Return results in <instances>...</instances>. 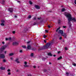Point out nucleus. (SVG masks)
Segmentation results:
<instances>
[{
  "label": "nucleus",
  "instance_id": "f257e3e1",
  "mask_svg": "<svg viewBox=\"0 0 76 76\" xmlns=\"http://www.w3.org/2000/svg\"><path fill=\"white\" fill-rule=\"evenodd\" d=\"M50 45L51 43H48L46 44V45L40 47L39 49H38V51H40L41 50H44V49H47V48H48Z\"/></svg>",
  "mask_w": 76,
  "mask_h": 76
},
{
  "label": "nucleus",
  "instance_id": "f03ea898",
  "mask_svg": "<svg viewBox=\"0 0 76 76\" xmlns=\"http://www.w3.org/2000/svg\"><path fill=\"white\" fill-rule=\"evenodd\" d=\"M8 46V44H7L5 45H4L2 46V47L0 48V53H3L4 52V50L5 49L7 48V47Z\"/></svg>",
  "mask_w": 76,
  "mask_h": 76
},
{
  "label": "nucleus",
  "instance_id": "7ed1b4c3",
  "mask_svg": "<svg viewBox=\"0 0 76 76\" xmlns=\"http://www.w3.org/2000/svg\"><path fill=\"white\" fill-rule=\"evenodd\" d=\"M64 15L65 16H66V17L68 18V21L70 20V18H72V15H71V14L70 13L65 12L64 13Z\"/></svg>",
  "mask_w": 76,
  "mask_h": 76
},
{
  "label": "nucleus",
  "instance_id": "20e7f679",
  "mask_svg": "<svg viewBox=\"0 0 76 76\" xmlns=\"http://www.w3.org/2000/svg\"><path fill=\"white\" fill-rule=\"evenodd\" d=\"M69 19V20L68 21H69V23H70V22H71V21L74 22H76V20L75 18H72V17L71 18H70Z\"/></svg>",
  "mask_w": 76,
  "mask_h": 76
},
{
  "label": "nucleus",
  "instance_id": "39448f33",
  "mask_svg": "<svg viewBox=\"0 0 76 76\" xmlns=\"http://www.w3.org/2000/svg\"><path fill=\"white\" fill-rule=\"evenodd\" d=\"M5 58V56L3 54H0V58L4 59Z\"/></svg>",
  "mask_w": 76,
  "mask_h": 76
},
{
  "label": "nucleus",
  "instance_id": "423d86ee",
  "mask_svg": "<svg viewBox=\"0 0 76 76\" xmlns=\"http://www.w3.org/2000/svg\"><path fill=\"white\" fill-rule=\"evenodd\" d=\"M19 45V43L16 42H15L12 43V45L16 46Z\"/></svg>",
  "mask_w": 76,
  "mask_h": 76
},
{
  "label": "nucleus",
  "instance_id": "0eeeda50",
  "mask_svg": "<svg viewBox=\"0 0 76 76\" xmlns=\"http://www.w3.org/2000/svg\"><path fill=\"white\" fill-rule=\"evenodd\" d=\"M34 7L37 9H40V7L37 5H35Z\"/></svg>",
  "mask_w": 76,
  "mask_h": 76
},
{
  "label": "nucleus",
  "instance_id": "6e6552de",
  "mask_svg": "<svg viewBox=\"0 0 76 76\" xmlns=\"http://www.w3.org/2000/svg\"><path fill=\"white\" fill-rule=\"evenodd\" d=\"M8 10L9 12H10L11 13H12L13 11V8H9L8 9Z\"/></svg>",
  "mask_w": 76,
  "mask_h": 76
},
{
  "label": "nucleus",
  "instance_id": "1a4fd4ad",
  "mask_svg": "<svg viewBox=\"0 0 76 76\" xmlns=\"http://www.w3.org/2000/svg\"><path fill=\"white\" fill-rule=\"evenodd\" d=\"M58 34H61V35L63 34V31L61 30H60L58 31Z\"/></svg>",
  "mask_w": 76,
  "mask_h": 76
},
{
  "label": "nucleus",
  "instance_id": "9d476101",
  "mask_svg": "<svg viewBox=\"0 0 76 76\" xmlns=\"http://www.w3.org/2000/svg\"><path fill=\"white\" fill-rule=\"evenodd\" d=\"M68 24L69 25V27L71 28H72V23H71V22L69 23V21H68Z\"/></svg>",
  "mask_w": 76,
  "mask_h": 76
},
{
  "label": "nucleus",
  "instance_id": "9b49d317",
  "mask_svg": "<svg viewBox=\"0 0 76 76\" xmlns=\"http://www.w3.org/2000/svg\"><path fill=\"white\" fill-rule=\"evenodd\" d=\"M27 49L28 50H31V46L30 45H28L27 47Z\"/></svg>",
  "mask_w": 76,
  "mask_h": 76
},
{
  "label": "nucleus",
  "instance_id": "f8f14e48",
  "mask_svg": "<svg viewBox=\"0 0 76 76\" xmlns=\"http://www.w3.org/2000/svg\"><path fill=\"white\" fill-rule=\"evenodd\" d=\"M31 50L32 51H37V48H32L31 49Z\"/></svg>",
  "mask_w": 76,
  "mask_h": 76
},
{
  "label": "nucleus",
  "instance_id": "ddd939ff",
  "mask_svg": "<svg viewBox=\"0 0 76 76\" xmlns=\"http://www.w3.org/2000/svg\"><path fill=\"white\" fill-rule=\"evenodd\" d=\"M48 56H53V54H51V53L50 52L48 53Z\"/></svg>",
  "mask_w": 76,
  "mask_h": 76
},
{
  "label": "nucleus",
  "instance_id": "4468645a",
  "mask_svg": "<svg viewBox=\"0 0 76 76\" xmlns=\"http://www.w3.org/2000/svg\"><path fill=\"white\" fill-rule=\"evenodd\" d=\"M15 61H16V62H17V63H20V62L18 61L19 59L18 58L16 59Z\"/></svg>",
  "mask_w": 76,
  "mask_h": 76
},
{
  "label": "nucleus",
  "instance_id": "2eb2a0df",
  "mask_svg": "<svg viewBox=\"0 0 76 76\" xmlns=\"http://www.w3.org/2000/svg\"><path fill=\"white\" fill-rule=\"evenodd\" d=\"M0 69L1 70H5V67H3L1 66L0 67Z\"/></svg>",
  "mask_w": 76,
  "mask_h": 76
},
{
  "label": "nucleus",
  "instance_id": "dca6fc26",
  "mask_svg": "<svg viewBox=\"0 0 76 76\" xmlns=\"http://www.w3.org/2000/svg\"><path fill=\"white\" fill-rule=\"evenodd\" d=\"M14 55V53H10L9 54V56H13Z\"/></svg>",
  "mask_w": 76,
  "mask_h": 76
},
{
  "label": "nucleus",
  "instance_id": "f3484780",
  "mask_svg": "<svg viewBox=\"0 0 76 76\" xmlns=\"http://www.w3.org/2000/svg\"><path fill=\"white\" fill-rule=\"evenodd\" d=\"M61 20H58V23L59 24H60V23H61Z\"/></svg>",
  "mask_w": 76,
  "mask_h": 76
},
{
  "label": "nucleus",
  "instance_id": "a211bd4d",
  "mask_svg": "<svg viewBox=\"0 0 76 76\" xmlns=\"http://www.w3.org/2000/svg\"><path fill=\"white\" fill-rule=\"evenodd\" d=\"M61 59H62V56H60L58 58V60H60Z\"/></svg>",
  "mask_w": 76,
  "mask_h": 76
},
{
  "label": "nucleus",
  "instance_id": "6ab92c4d",
  "mask_svg": "<svg viewBox=\"0 0 76 76\" xmlns=\"http://www.w3.org/2000/svg\"><path fill=\"white\" fill-rule=\"evenodd\" d=\"M47 69H43L42 71L44 72H47Z\"/></svg>",
  "mask_w": 76,
  "mask_h": 76
},
{
  "label": "nucleus",
  "instance_id": "aec40b11",
  "mask_svg": "<svg viewBox=\"0 0 76 76\" xmlns=\"http://www.w3.org/2000/svg\"><path fill=\"white\" fill-rule=\"evenodd\" d=\"M65 10H66V9H64V8H63V9H62V10H61V12H63L64 11H65Z\"/></svg>",
  "mask_w": 76,
  "mask_h": 76
},
{
  "label": "nucleus",
  "instance_id": "412c9836",
  "mask_svg": "<svg viewBox=\"0 0 76 76\" xmlns=\"http://www.w3.org/2000/svg\"><path fill=\"white\" fill-rule=\"evenodd\" d=\"M37 24V22L36 21L33 24V25H35Z\"/></svg>",
  "mask_w": 76,
  "mask_h": 76
},
{
  "label": "nucleus",
  "instance_id": "4be33fe9",
  "mask_svg": "<svg viewBox=\"0 0 76 76\" xmlns=\"http://www.w3.org/2000/svg\"><path fill=\"white\" fill-rule=\"evenodd\" d=\"M42 60H43V61H45V60H46V58L43 57H42Z\"/></svg>",
  "mask_w": 76,
  "mask_h": 76
},
{
  "label": "nucleus",
  "instance_id": "5701e85b",
  "mask_svg": "<svg viewBox=\"0 0 76 76\" xmlns=\"http://www.w3.org/2000/svg\"><path fill=\"white\" fill-rule=\"evenodd\" d=\"M24 66L25 67H29L28 65H24Z\"/></svg>",
  "mask_w": 76,
  "mask_h": 76
},
{
  "label": "nucleus",
  "instance_id": "b1692460",
  "mask_svg": "<svg viewBox=\"0 0 76 76\" xmlns=\"http://www.w3.org/2000/svg\"><path fill=\"white\" fill-rule=\"evenodd\" d=\"M60 29V27L59 28H58L57 29V30H56V32H58V31Z\"/></svg>",
  "mask_w": 76,
  "mask_h": 76
},
{
  "label": "nucleus",
  "instance_id": "393cba45",
  "mask_svg": "<svg viewBox=\"0 0 76 76\" xmlns=\"http://www.w3.org/2000/svg\"><path fill=\"white\" fill-rule=\"evenodd\" d=\"M1 22L2 23H4V22H5V21H4V20H1Z\"/></svg>",
  "mask_w": 76,
  "mask_h": 76
},
{
  "label": "nucleus",
  "instance_id": "a878e982",
  "mask_svg": "<svg viewBox=\"0 0 76 76\" xmlns=\"http://www.w3.org/2000/svg\"><path fill=\"white\" fill-rule=\"evenodd\" d=\"M22 47L23 48H26V46H22Z\"/></svg>",
  "mask_w": 76,
  "mask_h": 76
},
{
  "label": "nucleus",
  "instance_id": "bb28decb",
  "mask_svg": "<svg viewBox=\"0 0 76 76\" xmlns=\"http://www.w3.org/2000/svg\"><path fill=\"white\" fill-rule=\"evenodd\" d=\"M29 3L30 4H32V2L31 1H29Z\"/></svg>",
  "mask_w": 76,
  "mask_h": 76
},
{
  "label": "nucleus",
  "instance_id": "cd10ccee",
  "mask_svg": "<svg viewBox=\"0 0 76 76\" xmlns=\"http://www.w3.org/2000/svg\"><path fill=\"white\" fill-rule=\"evenodd\" d=\"M2 4H4V2H5V1H4V0H3L2 1Z\"/></svg>",
  "mask_w": 76,
  "mask_h": 76
},
{
  "label": "nucleus",
  "instance_id": "c85d7f7f",
  "mask_svg": "<svg viewBox=\"0 0 76 76\" xmlns=\"http://www.w3.org/2000/svg\"><path fill=\"white\" fill-rule=\"evenodd\" d=\"M31 18H32V16L31 15H29L28 17V18L29 19H31Z\"/></svg>",
  "mask_w": 76,
  "mask_h": 76
},
{
  "label": "nucleus",
  "instance_id": "c756f323",
  "mask_svg": "<svg viewBox=\"0 0 76 76\" xmlns=\"http://www.w3.org/2000/svg\"><path fill=\"white\" fill-rule=\"evenodd\" d=\"M1 26H4V23H1Z\"/></svg>",
  "mask_w": 76,
  "mask_h": 76
},
{
  "label": "nucleus",
  "instance_id": "7c9ffc66",
  "mask_svg": "<svg viewBox=\"0 0 76 76\" xmlns=\"http://www.w3.org/2000/svg\"><path fill=\"white\" fill-rule=\"evenodd\" d=\"M31 57H33V56H34V53H31Z\"/></svg>",
  "mask_w": 76,
  "mask_h": 76
},
{
  "label": "nucleus",
  "instance_id": "2f4dec72",
  "mask_svg": "<svg viewBox=\"0 0 76 76\" xmlns=\"http://www.w3.org/2000/svg\"><path fill=\"white\" fill-rule=\"evenodd\" d=\"M3 61L4 62V63H5V62H6V61L5 59H3Z\"/></svg>",
  "mask_w": 76,
  "mask_h": 76
},
{
  "label": "nucleus",
  "instance_id": "473e14b6",
  "mask_svg": "<svg viewBox=\"0 0 76 76\" xmlns=\"http://www.w3.org/2000/svg\"><path fill=\"white\" fill-rule=\"evenodd\" d=\"M64 36V37L65 38H66V37H67V34L66 35H65L64 36Z\"/></svg>",
  "mask_w": 76,
  "mask_h": 76
},
{
  "label": "nucleus",
  "instance_id": "72a5a7b5",
  "mask_svg": "<svg viewBox=\"0 0 76 76\" xmlns=\"http://www.w3.org/2000/svg\"><path fill=\"white\" fill-rule=\"evenodd\" d=\"M15 33H16V31H12V33H13V34H15Z\"/></svg>",
  "mask_w": 76,
  "mask_h": 76
},
{
  "label": "nucleus",
  "instance_id": "f704fd0d",
  "mask_svg": "<svg viewBox=\"0 0 76 76\" xmlns=\"http://www.w3.org/2000/svg\"><path fill=\"white\" fill-rule=\"evenodd\" d=\"M27 62L26 61L24 62V64H25V65H27Z\"/></svg>",
  "mask_w": 76,
  "mask_h": 76
},
{
  "label": "nucleus",
  "instance_id": "c9c22d12",
  "mask_svg": "<svg viewBox=\"0 0 76 76\" xmlns=\"http://www.w3.org/2000/svg\"><path fill=\"white\" fill-rule=\"evenodd\" d=\"M30 42H31V41H29L27 42V44H29V43H30Z\"/></svg>",
  "mask_w": 76,
  "mask_h": 76
},
{
  "label": "nucleus",
  "instance_id": "e433bc0d",
  "mask_svg": "<svg viewBox=\"0 0 76 76\" xmlns=\"http://www.w3.org/2000/svg\"><path fill=\"white\" fill-rule=\"evenodd\" d=\"M46 37H47V36H45V35H44L43 36V38H46Z\"/></svg>",
  "mask_w": 76,
  "mask_h": 76
},
{
  "label": "nucleus",
  "instance_id": "4c0bfd02",
  "mask_svg": "<svg viewBox=\"0 0 76 76\" xmlns=\"http://www.w3.org/2000/svg\"><path fill=\"white\" fill-rule=\"evenodd\" d=\"M8 40H11V39H12V38H11V37H9L8 38Z\"/></svg>",
  "mask_w": 76,
  "mask_h": 76
},
{
  "label": "nucleus",
  "instance_id": "58836bf2",
  "mask_svg": "<svg viewBox=\"0 0 76 76\" xmlns=\"http://www.w3.org/2000/svg\"><path fill=\"white\" fill-rule=\"evenodd\" d=\"M65 50H68V49H67V48L66 47L65 48Z\"/></svg>",
  "mask_w": 76,
  "mask_h": 76
},
{
  "label": "nucleus",
  "instance_id": "ea45409f",
  "mask_svg": "<svg viewBox=\"0 0 76 76\" xmlns=\"http://www.w3.org/2000/svg\"><path fill=\"white\" fill-rule=\"evenodd\" d=\"M66 35H67V34H66V33H64V34H63V35H62V36H64Z\"/></svg>",
  "mask_w": 76,
  "mask_h": 76
},
{
  "label": "nucleus",
  "instance_id": "a19ab883",
  "mask_svg": "<svg viewBox=\"0 0 76 76\" xmlns=\"http://www.w3.org/2000/svg\"><path fill=\"white\" fill-rule=\"evenodd\" d=\"M24 31H28V29L27 28H25L24 29Z\"/></svg>",
  "mask_w": 76,
  "mask_h": 76
},
{
  "label": "nucleus",
  "instance_id": "79ce46f5",
  "mask_svg": "<svg viewBox=\"0 0 76 76\" xmlns=\"http://www.w3.org/2000/svg\"><path fill=\"white\" fill-rule=\"evenodd\" d=\"M8 75H11V73L10 72H8Z\"/></svg>",
  "mask_w": 76,
  "mask_h": 76
},
{
  "label": "nucleus",
  "instance_id": "37998d69",
  "mask_svg": "<svg viewBox=\"0 0 76 76\" xmlns=\"http://www.w3.org/2000/svg\"><path fill=\"white\" fill-rule=\"evenodd\" d=\"M7 72H10V69H8L7 70Z\"/></svg>",
  "mask_w": 76,
  "mask_h": 76
},
{
  "label": "nucleus",
  "instance_id": "c03bdc74",
  "mask_svg": "<svg viewBox=\"0 0 76 76\" xmlns=\"http://www.w3.org/2000/svg\"><path fill=\"white\" fill-rule=\"evenodd\" d=\"M19 52H20V53H22V50H20Z\"/></svg>",
  "mask_w": 76,
  "mask_h": 76
},
{
  "label": "nucleus",
  "instance_id": "a18cd8bd",
  "mask_svg": "<svg viewBox=\"0 0 76 76\" xmlns=\"http://www.w3.org/2000/svg\"><path fill=\"white\" fill-rule=\"evenodd\" d=\"M48 28H51L50 25H48Z\"/></svg>",
  "mask_w": 76,
  "mask_h": 76
},
{
  "label": "nucleus",
  "instance_id": "49530a36",
  "mask_svg": "<svg viewBox=\"0 0 76 76\" xmlns=\"http://www.w3.org/2000/svg\"><path fill=\"white\" fill-rule=\"evenodd\" d=\"M43 21V20H41L40 23H42Z\"/></svg>",
  "mask_w": 76,
  "mask_h": 76
},
{
  "label": "nucleus",
  "instance_id": "de8ad7c7",
  "mask_svg": "<svg viewBox=\"0 0 76 76\" xmlns=\"http://www.w3.org/2000/svg\"><path fill=\"white\" fill-rule=\"evenodd\" d=\"M62 39V37H60L59 38V39L61 40Z\"/></svg>",
  "mask_w": 76,
  "mask_h": 76
},
{
  "label": "nucleus",
  "instance_id": "09e8293b",
  "mask_svg": "<svg viewBox=\"0 0 76 76\" xmlns=\"http://www.w3.org/2000/svg\"><path fill=\"white\" fill-rule=\"evenodd\" d=\"M48 30H45V32H48Z\"/></svg>",
  "mask_w": 76,
  "mask_h": 76
},
{
  "label": "nucleus",
  "instance_id": "8fccbe9b",
  "mask_svg": "<svg viewBox=\"0 0 76 76\" xmlns=\"http://www.w3.org/2000/svg\"><path fill=\"white\" fill-rule=\"evenodd\" d=\"M44 42H45V44H46V43H47V42H46V40H44Z\"/></svg>",
  "mask_w": 76,
  "mask_h": 76
},
{
  "label": "nucleus",
  "instance_id": "3c124183",
  "mask_svg": "<svg viewBox=\"0 0 76 76\" xmlns=\"http://www.w3.org/2000/svg\"><path fill=\"white\" fill-rule=\"evenodd\" d=\"M28 76H32V75H31V74H30L28 75Z\"/></svg>",
  "mask_w": 76,
  "mask_h": 76
},
{
  "label": "nucleus",
  "instance_id": "603ef678",
  "mask_svg": "<svg viewBox=\"0 0 76 76\" xmlns=\"http://www.w3.org/2000/svg\"><path fill=\"white\" fill-rule=\"evenodd\" d=\"M60 53H61V51H58V54H59Z\"/></svg>",
  "mask_w": 76,
  "mask_h": 76
},
{
  "label": "nucleus",
  "instance_id": "864d4df0",
  "mask_svg": "<svg viewBox=\"0 0 76 76\" xmlns=\"http://www.w3.org/2000/svg\"><path fill=\"white\" fill-rule=\"evenodd\" d=\"M2 44H3V45H4V42H2Z\"/></svg>",
  "mask_w": 76,
  "mask_h": 76
},
{
  "label": "nucleus",
  "instance_id": "5fc2aeb1",
  "mask_svg": "<svg viewBox=\"0 0 76 76\" xmlns=\"http://www.w3.org/2000/svg\"><path fill=\"white\" fill-rule=\"evenodd\" d=\"M73 66H76V64H73Z\"/></svg>",
  "mask_w": 76,
  "mask_h": 76
},
{
  "label": "nucleus",
  "instance_id": "6e6d98bb",
  "mask_svg": "<svg viewBox=\"0 0 76 76\" xmlns=\"http://www.w3.org/2000/svg\"><path fill=\"white\" fill-rule=\"evenodd\" d=\"M63 28H66V26H63Z\"/></svg>",
  "mask_w": 76,
  "mask_h": 76
},
{
  "label": "nucleus",
  "instance_id": "4d7b16f0",
  "mask_svg": "<svg viewBox=\"0 0 76 76\" xmlns=\"http://www.w3.org/2000/svg\"><path fill=\"white\" fill-rule=\"evenodd\" d=\"M37 19H38V20H40V19H41V18H37Z\"/></svg>",
  "mask_w": 76,
  "mask_h": 76
},
{
  "label": "nucleus",
  "instance_id": "13d9d810",
  "mask_svg": "<svg viewBox=\"0 0 76 76\" xmlns=\"http://www.w3.org/2000/svg\"><path fill=\"white\" fill-rule=\"evenodd\" d=\"M5 39L6 41H8V39L7 38H6Z\"/></svg>",
  "mask_w": 76,
  "mask_h": 76
},
{
  "label": "nucleus",
  "instance_id": "bf43d9fd",
  "mask_svg": "<svg viewBox=\"0 0 76 76\" xmlns=\"http://www.w3.org/2000/svg\"><path fill=\"white\" fill-rule=\"evenodd\" d=\"M36 17H34V20H36Z\"/></svg>",
  "mask_w": 76,
  "mask_h": 76
},
{
  "label": "nucleus",
  "instance_id": "052dcab7",
  "mask_svg": "<svg viewBox=\"0 0 76 76\" xmlns=\"http://www.w3.org/2000/svg\"><path fill=\"white\" fill-rule=\"evenodd\" d=\"M10 59H11V60H13V58H10Z\"/></svg>",
  "mask_w": 76,
  "mask_h": 76
},
{
  "label": "nucleus",
  "instance_id": "680f3d73",
  "mask_svg": "<svg viewBox=\"0 0 76 76\" xmlns=\"http://www.w3.org/2000/svg\"><path fill=\"white\" fill-rule=\"evenodd\" d=\"M33 67H34V68H36V66H34Z\"/></svg>",
  "mask_w": 76,
  "mask_h": 76
},
{
  "label": "nucleus",
  "instance_id": "e2e57ef3",
  "mask_svg": "<svg viewBox=\"0 0 76 76\" xmlns=\"http://www.w3.org/2000/svg\"><path fill=\"white\" fill-rule=\"evenodd\" d=\"M14 17H15V18H17V16H16V15H15L14 16Z\"/></svg>",
  "mask_w": 76,
  "mask_h": 76
},
{
  "label": "nucleus",
  "instance_id": "0e129e2a",
  "mask_svg": "<svg viewBox=\"0 0 76 76\" xmlns=\"http://www.w3.org/2000/svg\"><path fill=\"white\" fill-rule=\"evenodd\" d=\"M6 53H7V51H5L4 52V53H5V54H6Z\"/></svg>",
  "mask_w": 76,
  "mask_h": 76
},
{
  "label": "nucleus",
  "instance_id": "69168bd1",
  "mask_svg": "<svg viewBox=\"0 0 76 76\" xmlns=\"http://www.w3.org/2000/svg\"><path fill=\"white\" fill-rule=\"evenodd\" d=\"M53 57H56V55H54L53 56Z\"/></svg>",
  "mask_w": 76,
  "mask_h": 76
},
{
  "label": "nucleus",
  "instance_id": "338daca9",
  "mask_svg": "<svg viewBox=\"0 0 76 76\" xmlns=\"http://www.w3.org/2000/svg\"><path fill=\"white\" fill-rule=\"evenodd\" d=\"M23 11H25V9H23Z\"/></svg>",
  "mask_w": 76,
  "mask_h": 76
},
{
  "label": "nucleus",
  "instance_id": "774afa93",
  "mask_svg": "<svg viewBox=\"0 0 76 76\" xmlns=\"http://www.w3.org/2000/svg\"><path fill=\"white\" fill-rule=\"evenodd\" d=\"M49 64H51V63L50 62L49 63Z\"/></svg>",
  "mask_w": 76,
  "mask_h": 76
}]
</instances>
